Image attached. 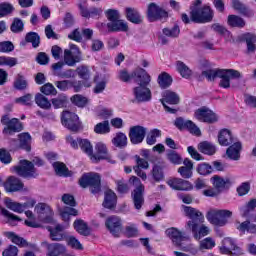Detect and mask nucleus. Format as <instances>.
Segmentation results:
<instances>
[{
	"label": "nucleus",
	"mask_w": 256,
	"mask_h": 256,
	"mask_svg": "<svg viewBox=\"0 0 256 256\" xmlns=\"http://www.w3.org/2000/svg\"><path fill=\"white\" fill-rule=\"evenodd\" d=\"M184 213L186 217H189V221L186 222L185 229L186 231H190L192 233L194 239L196 241H201L203 237H207L211 230L208 226H205V216L201 211L191 207L184 206Z\"/></svg>",
	"instance_id": "f257e3e1"
},
{
	"label": "nucleus",
	"mask_w": 256,
	"mask_h": 256,
	"mask_svg": "<svg viewBox=\"0 0 256 256\" xmlns=\"http://www.w3.org/2000/svg\"><path fill=\"white\" fill-rule=\"evenodd\" d=\"M202 76L208 81L220 79L219 87L229 89L231 87V79H241V72L235 69H210L202 72Z\"/></svg>",
	"instance_id": "f03ea898"
},
{
	"label": "nucleus",
	"mask_w": 256,
	"mask_h": 256,
	"mask_svg": "<svg viewBox=\"0 0 256 256\" xmlns=\"http://www.w3.org/2000/svg\"><path fill=\"white\" fill-rule=\"evenodd\" d=\"M35 165L37 167H43L45 162L39 157H34L32 162L29 160H20L19 165L12 167L11 171L24 179H35V177L39 176Z\"/></svg>",
	"instance_id": "7ed1b4c3"
},
{
	"label": "nucleus",
	"mask_w": 256,
	"mask_h": 256,
	"mask_svg": "<svg viewBox=\"0 0 256 256\" xmlns=\"http://www.w3.org/2000/svg\"><path fill=\"white\" fill-rule=\"evenodd\" d=\"M190 15L193 23H211L213 21V11L211 7L205 5L201 7V0L194 1L190 7Z\"/></svg>",
	"instance_id": "20e7f679"
},
{
	"label": "nucleus",
	"mask_w": 256,
	"mask_h": 256,
	"mask_svg": "<svg viewBox=\"0 0 256 256\" xmlns=\"http://www.w3.org/2000/svg\"><path fill=\"white\" fill-rule=\"evenodd\" d=\"M233 216V212L230 210H217L212 209L207 212L206 219L211 223V225H215L216 227H225L227 223H229V218Z\"/></svg>",
	"instance_id": "39448f33"
},
{
	"label": "nucleus",
	"mask_w": 256,
	"mask_h": 256,
	"mask_svg": "<svg viewBox=\"0 0 256 256\" xmlns=\"http://www.w3.org/2000/svg\"><path fill=\"white\" fill-rule=\"evenodd\" d=\"M79 185L83 189L90 187L91 193L97 195L101 191V175L95 172L84 174L79 180Z\"/></svg>",
	"instance_id": "423d86ee"
},
{
	"label": "nucleus",
	"mask_w": 256,
	"mask_h": 256,
	"mask_svg": "<svg viewBox=\"0 0 256 256\" xmlns=\"http://www.w3.org/2000/svg\"><path fill=\"white\" fill-rule=\"evenodd\" d=\"M1 123L4 125L2 133L4 135H13L14 133H19L23 129V123L17 118H10L9 115H4L1 118Z\"/></svg>",
	"instance_id": "0eeeda50"
},
{
	"label": "nucleus",
	"mask_w": 256,
	"mask_h": 256,
	"mask_svg": "<svg viewBox=\"0 0 256 256\" xmlns=\"http://www.w3.org/2000/svg\"><path fill=\"white\" fill-rule=\"evenodd\" d=\"M130 183L134 185H138L137 188L132 193V199L134 203L135 209H141L143 207V203H145V199L143 198V192L145 191V186L141 184V180L137 178V176H132L129 179Z\"/></svg>",
	"instance_id": "6e6552de"
},
{
	"label": "nucleus",
	"mask_w": 256,
	"mask_h": 256,
	"mask_svg": "<svg viewBox=\"0 0 256 256\" xmlns=\"http://www.w3.org/2000/svg\"><path fill=\"white\" fill-rule=\"evenodd\" d=\"M61 122L69 131L77 132L81 129V122H79V116L70 111H63L61 116Z\"/></svg>",
	"instance_id": "1a4fd4ad"
},
{
	"label": "nucleus",
	"mask_w": 256,
	"mask_h": 256,
	"mask_svg": "<svg viewBox=\"0 0 256 256\" xmlns=\"http://www.w3.org/2000/svg\"><path fill=\"white\" fill-rule=\"evenodd\" d=\"M95 151H96V154H93L91 157L92 163H99V161L104 160V161H108V163L115 164V160H113V156L109 154L107 145H105L103 142L96 143Z\"/></svg>",
	"instance_id": "9d476101"
},
{
	"label": "nucleus",
	"mask_w": 256,
	"mask_h": 256,
	"mask_svg": "<svg viewBox=\"0 0 256 256\" xmlns=\"http://www.w3.org/2000/svg\"><path fill=\"white\" fill-rule=\"evenodd\" d=\"M179 95L173 91L166 90L162 93V99H160V102L162 103L165 111L167 113L175 114L177 113V110L175 108H171L168 105H179Z\"/></svg>",
	"instance_id": "9b49d317"
},
{
	"label": "nucleus",
	"mask_w": 256,
	"mask_h": 256,
	"mask_svg": "<svg viewBox=\"0 0 256 256\" xmlns=\"http://www.w3.org/2000/svg\"><path fill=\"white\" fill-rule=\"evenodd\" d=\"M148 20L153 23L155 21H163L169 17V13L157 5L156 3H150L147 9Z\"/></svg>",
	"instance_id": "f8f14e48"
},
{
	"label": "nucleus",
	"mask_w": 256,
	"mask_h": 256,
	"mask_svg": "<svg viewBox=\"0 0 256 256\" xmlns=\"http://www.w3.org/2000/svg\"><path fill=\"white\" fill-rule=\"evenodd\" d=\"M81 61V50L75 44H70V49L64 50V63L68 67H75Z\"/></svg>",
	"instance_id": "ddd939ff"
},
{
	"label": "nucleus",
	"mask_w": 256,
	"mask_h": 256,
	"mask_svg": "<svg viewBox=\"0 0 256 256\" xmlns=\"http://www.w3.org/2000/svg\"><path fill=\"white\" fill-rule=\"evenodd\" d=\"M194 116L198 121H202V123L213 124L219 121V116L207 107H202L196 110Z\"/></svg>",
	"instance_id": "4468645a"
},
{
	"label": "nucleus",
	"mask_w": 256,
	"mask_h": 256,
	"mask_svg": "<svg viewBox=\"0 0 256 256\" xmlns=\"http://www.w3.org/2000/svg\"><path fill=\"white\" fill-rule=\"evenodd\" d=\"M145 135H147V128L143 126H132L129 130V139L132 145H139V143H143Z\"/></svg>",
	"instance_id": "2eb2a0df"
},
{
	"label": "nucleus",
	"mask_w": 256,
	"mask_h": 256,
	"mask_svg": "<svg viewBox=\"0 0 256 256\" xmlns=\"http://www.w3.org/2000/svg\"><path fill=\"white\" fill-rule=\"evenodd\" d=\"M35 211L38 215V219L43 223H51L53 221V210L51 206L45 203H38L35 206Z\"/></svg>",
	"instance_id": "dca6fc26"
},
{
	"label": "nucleus",
	"mask_w": 256,
	"mask_h": 256,
	"mask_svg": "<svg viewBox=\"0 0 256 256\" xmlns=\"http://www.w3.org/2000/svg\"><path fill=\"white\" fill-rule=\"evenodd\" d=\"M174 125L178 129H187L188 131H190V133H192V135H196V137H199V135H201V129H199V127H197V125H195V123H193V121L191 120H185L179 117L176 118Z\"/></svg>",
	"instance_id": "f3484780"
},
{
	"label": "nucleus",
	"mask_w": 256,
	"mask_h": 256,
	"mask_svg": "<svg viewBox=\"0 0 256 256\" xmlns=\"http://www.w3.org/2000/svg\"><path fill=\"white\" fill-rule=\"evenodd\" d=\"M133 95L138 103H146L151 101V89L147 85H139L133 89Z\"/></svg>",
	"instance_id": "a211bd4d"
},
{
	"label": "nucleus",
	"mask_w": 256,
	"mask_h": 256,
	"mask_svg": "<svg viewBox=\"0 0 256 256\" xmlns=\"http://www.w3.org/2000/svg\"><path fill=\"white\" fill-rule=\"evenodd\" d=\"M105 225L114 237L121 234V218L119 216H110L106 219Z\"/></svg>",
	"instance_id": "6ab92c4d"
},
{
	"label": "nucleus",
	"mask_w": 256,
	"mask_h": 256,
	"mask_svg": "<svg viewBox=\"0 0 256 256\" xmlns=\"http://www.w3.org/2000/svg\"><path fill=\"white\" fill-rule=\"evenodd\" d=\"M80 15L86 19H97L103 14L102 8L92 7L87 8V4H79Z\"/></svg>",
	"instance_id": "aec40b11"
},
{
	"label": "nucleus",
	"mask_w": 256,
	"mask_h": 256,
	"mask_svg": "<svg viewBox=\"0 0 256 256\" xmlns=\"http://www.w3.org/2000/svg\"><path fill=\"white\" fill-rule=\"evenodd\" d=\"M165 235L169 237L175 247H181L183 241H185L183 232L178 230L176 227L166 229Z\"/></svg>",
	"instance_id": "412c9836"
},
{
	"label": "nucleus",
	"mask_w": 256,
	"mask_h": 256,
	"mask_svg": "<svg viewBox=\"0 0 256 256\" xmlns=\"http://www.w3.org/2000/svg\"><path fill=\"white\" fill-rule=\"evenodd\" d=\"M132 77L135 83L139 85H149L151 83V76L143 68H136L132 71Z\"/></svg>",
	"instance_id": "4be33fe9"
},
{
	"label": "nucleus",
	"mask_w": 256,
	"mask_h": 256,
	"mask_svg": "<svg viewBox=\"0 0 256 256\" xmlns=\"http://www.w3.org/2000/svg\"><path fill=\"white\" fill-rule=\"evenodd\" d=\"M168 185L171 189H175L176 191H191V189H193V186H191L189 181L181 178L169 180Z\"/></svg>",
	"instance_id": "5701e85b"
},
{
	"label": "nucleus",
	"mask_w": 256,
	"mask_h": 256,
	"mask_svg": "<svg viewBox=\"0 0 256 256\" xmlns=\"http://www.w3.org/2000/svg\"><path fill=\"white\" fill-rule=\"evenodd\" d=\"M126 19L130 21V23H134V25H141L143 23V17L137 8L126 7L125 8Z\"/></svg>",
	"instance_id": "b1692460"
},
{
	"label": "nucleus",
	"mask_w": 256,
	"mask_h": 256,
	"mask_svg": "<svg viewBox=\"0 0 256 256\" xmlns=\"http://www.w3.org/2000/svg\"><path fill=\"white\" fill-rule=\"evenodd\" d=\"M4 235L7 239H10L12 243L18 245V247H31V249H35L37 247L35 244H29L27 240L18 236L15 232H5Z\"/></svg>",
	"instance_id": "393cba45"
},
{
	"label": "nucleus",
	"mask_w": 256,
	"mask_h": 256,
	"mask_svg": "<svg viewBox=\"0 0 256 256\" xmlns=\"http://www.w3.org/2000/svg\"><path fill=\"white\" fill-rule=\"evenodd\" d=\"M42 247L48 249V256H59L65 253V246L59 243L42 242Z\"/></svg>",
	"instance_id": "a878e982"
},
{
	"label": "nucleus",
	"mask_w": 256,
	"mask_h": 256,
	"mask_svg": "<svg viewBox=\"0 0 256 256\" xmlns=\"http://www.w3.org/2000/svg\"><path fill=\"white\" fill-rule=\"evenodd\" d=\"M4 187L6 191H8L9 193H15L23 189V182H21L19 178L11 176L7 179L6 183L4 184Z\"/></svg>",
	"instance_id": "bb28decb"
},
{
	"label": "nucleus",
	"mask_w": 256,
	"mask_h": 256,
	"mask_svg": "<svg viewBox=\"0 0 256 256\" xmlns=\"http://www.w3.org/2000/svg\"><path fill=\"white\" fill-rule=\"evenodd\" d=\"M102 205L105 209H115V206L117 205V194H115L113 190H106Z\"/></svg>",
	"instance_id": "cd10ccee"
},
{
	"label": "nucleus",
	"mask_w": 256,
	"mask_h": 256,
	"mask_svg": "<svg viewBox=\"0 0 256 256\" xmlns=\"http://www.w3.org/2000/svg\"><path fill=\"white\" fill-rule=\"evenodd\" d=\"M107 27L109 31H114V32H127L129 31V26L127 25V22L121 19L114 20L113 22H109L107 24Z\"/></svg>",
	"instance_id": "c85d7f7f"
},
{
	"label": "nucleus",
	"mask_w": 256,
	"mask_h": 256,
	"mask_svg": "<svg viewBox=\"0 0 256 256\" xmlns=\"http://www.w3.org/2000/svg\"><path fill=\"white\" fill-rule=\"evenodd\" d=\"M73 227L79 235H83L84 237H89L91 235V228L81 219L75 220L73 223Z\"/></svg>",
	"instance_id": "c756f323"
},
{
	"label": "nucleus",
	"mask_w": 256,
	"mask_h": 256,
	"mask_svg": "<svg viewBox=\"0 0 256 256\" xmlns=\"http://www.w3.org/2000/svg\"><path fill=\"white\" fill-rule=\"evenodd\" d=\"M50 233V239L52 241H61L63 239V231L65 227L61 224H57L54 228L48 227L47 228Z\"/></svg>",
	"instance_id": "7c9ffc66"
},
{
	"label": "nucleus",
	"mask_w": 256,
	"mask_h": 256,
	"mask_svg": "<svg viewBox=\"0 0 256 256\" xmlns=\"http://www.w3.org/2000/svg\"><path fill=\"white\" fill-rule=\"evenodd\" d=\"M218 141L224 147L231 145V143H233V135H231V131L227 129L221 130L218 135Z\"/></svg>",
	"instance_id": "2f4dec72"
},
{
	"label": "nucleus",
	"mask_w": 256,
	"mask_h": 256,
	"mask_svg": "<svg viewBox=\"0 0 256 256\" xmlns=\"http://www.w3.org/2000/svg\"><path fill=\"white\" fill-rule=\"evenodd\" d=\"M198 150L204 155H215V153L217 152V148L213 145V143L208 141L199 143Z\"/></svg>",
	"instance_id": "473e14b6"
},
{
	"label": "nucleus",
	"mask_w": 256,
	"mask_h": 256,
	"mask_svg": "<svg viewBox=\"0 0 256 256\" xmlns=\"http://www.w3.org/2000/svg\"><path fill=\"white\" fill-rule=\"evenodd\" d=\"M240 153H241L240 142L234 143L226 151V155L229 157V159H233L234 161H239Z\"/></svg>",
	"instance_id": "72a5a7b5"
},
{
	"label": "nucleus",
	"mask_w": 256,
	"mask_h": 256,
	"mask_svg": "<svg viewBox=\"0 0 256 256\" xmlns=\"http://www.w3.org/2000/svg\"><path fill=\"white\" fill-rule=\"evenodd\" d=\"M223 244L232 251V256H239L243 255V250L239 246H237V243H235V240L233 238H225L223 240Z\"/></svg>",
	"instance_id": "f704fd0d"
},
{
	"label": "nucleus",
	"mask_w": 256,
	"mask_h": 256,
	"mask_svg": "<svg viewBox=\"0 0 256 256\" xmlns=\"http://www.w3.org/2000/svg\"><path fill=\"white\" fill-rule=\"evenodd\" d=\"M212 185H214L217 191H223L225 189V185L231 184V180L229 178H221L220 176H214L211 178Z\"/></svg>",
	"instance_id": "c9c22d12"
},
{
	"label": "nucleus",
	"mask_w": 256,
	"mask_h": 256,
	"mask_svg": "<svg viewBox=\"0 0 256 256\" xmlns=\"http://www.w3.org/2000/svg\"><path fill=\"white\" fill-rule=\"evenodd\" d=\"M242 39L246 41L248 53H255L256 35L251 33H246L242 35Z\"/></svg>",
	"instance_id": "e433bc0d"
},
{
	"label": "nucleus",
	"mask_w": 256,
	"mask_h": 256,
	"mask_svg": "<svg viewBox=\"0 0 256 256\" xmlns=\"http://www.w3.org/2000/svg\"><path fill=\"white\" fill-rule=\"evenodd\" d=\"M227 23L229 27H236L238 29L245 27V20L237 15H229Z\"/></svg>",
	"instance_id": "4c0bfd02"
},
{
	"label": "nucleus",
	"mask_w": 256,
	"mask_h": 256,
	"mask_svg": "<svg viewBox=\"0 0 256 256\" xmlns=\"http://www.w3.org/2000/svg\"><path fill=\"white\" fill-rule=\"evenodd\" d=\"M35 103L40 107V109H50L51 108V102L49 101V98L45 97V95L41 93H37L35 96Z\"/></svg>",
	"instance_id": "58836bf2"
},
{
	"label": "nucleus",
	"mask_w": 256,
	"mask_h": 256,
	"mask_svg": "<svg viewBox=\"0 0 256 256\" xmlns=\"http://www.w3.org/2000/svg\"><path fill=\"white\" fill-rule=\"evenodd\" d=\"M21 149L31 151V135L29 133H21L18 135Z\"/></svg>",
	"instance_id": "ea45409f"
},
{
	"label": "nucleus",
	"mask_w": 256,
	"mask_h": 256,
	"mask_svg": "<svg viewBox=\"0 0 256 256\" xmlns=\"http://www.w3.org/2000/svg\"><path fill=\"white\" fill-rule=\"evenodd\" d=\"M176 69L178 73H180L181 77H183L184 79H189V77L193 75V72L191 71V69L188 68V66L181 61L176 62Z\"/></svg>",
	"instance_id": "a19ab883"
},
{
	"label": "nucleus",
	"mask_w": 256,
	"mask_h": 256,
	"mask_svg": "<svg viewBox=\"0 0 256 256\" xmlns=\"http://www.w3.org/2000/svg\"><path fill=\"white\" fill-rule=\"evenodd\" d=\"M112 143L114 147H119L120 149H122V147H127V135L123 132L117 133L112 139Z\"/></svg>",
	"instance_id": "79ce46f5"
},
{
	"label": "nucleus",
	"mask_w": 256,
	"mask_h": 256,
	"mask_svg": "<svg viewBox=\"0 0 256 256\" xmlns=\"http://www.w3.org/2000/svg\"><path fill=\"white\" fill-rule=\"evenodd\" d=\"M111 131V128L109 126V121L105 120L103 122H100L94 126V133L97 135H107Z\"/></svg>",
	"instance_id": "37998d69"
},
{
	"label": "nucleus",
	"mask_w": 256,
	"mask_h": 256,
	"mask_svg": "<svg viewBox=\"0 0 256 256\" xmlns=\"http://www.w3.org/2000/svg\"><path fill=\"white\" fill-rule=\"evenodd\" d=\"M55 172L59 175V177H70L71 172H69V169L64 163L61 162H55L53 164Z\"/></svg>",
	"instance_id": "c03bdc74"
},
{
	"label": "nucleus",
	"mask_w": 256,
	"mask_h": 256,
	"mask_svg": "<svg viewBox=\"0 0 256 256\" xmlns=\"http://www.w3.org/2000/svg\"><path fill=\"white\" fill-rule=\"evenodd\" d=\"M79 147L91 160V157H93V145H91V142L88 139H82L79 141Z\"/></svg>",
	"instance_id": "a18cd8bd"
},
{
	"label": "nucleus",
	"mask_w": 256,
	"mask_h": 256,
	"mask_svg": "<svg viewBox=\"0 0 256 256\" xmlns=\"http://www.w3.org/2000/svg\"><path fill=\"white\" fill-rule=\"evenodd\" d=\"M25 41L26 43H31L32 47H34V49H37V47H39L41 43V37H39V34H37V32H29L26 34Z\"/></svg>",
	"instance_id": "49530a36"
},
{
	"label": "nucleus",
	"mask_w": 256,
	"mask_h": 256,
	"mask_svg": "<svg viewBox=\"0 0 256 256\" xmlns=\"http://www.w3.org/2000/svg\"><path fill=\"white\" fill-rule=\"evenodd\" d=\"M158 83L161 89H167L173 83V78L167 72H164L158 76Z\"/></svg>",
	"instance_id": "de8ad7c7"
},
{
	"label": "nucleus",
	"mask_w": 256,
	"mask_h": 256,
	"mask_svg": "<svg viewBox=\"0 0 256 256\" xmlns=\"http://www.w3.org/2000/svg\"><path fill=\"white\" fill-rule=\"evenodd\" d=\"M5 206L10 211H14V213H23V206L19 202H13L10 198L5 199Z\"/></svg>",
	"instance_id": "09e8293b"
},
{
	"label": "nucleus",
	"mask_w": 256,
	"mask_h": 256,
	"mask_svg": "<svg viewBox=\"0 0 256 256\" xmlns=\"http://www.w3.org/2000/svg\"><path fill=\"white\" fill-rule=\"evenodd\" d=\"M60 215L63 221H69V219H71V215L73 217H77L79 215V212L75 208L66 207L60 211Z\"/></svg>",
	"instance_id": "8fccbe9b"
},
{
	"label": "nucleus",
	"mask_w": 256,
	"mask_h": 256,
	"mask_svg": "<svg viewBox=\"0 0 256 256\" xmlns=\"http://www.w3.org/2000/svg\"><path fill=\"white\" fill-rule=\"evenodd\" d=\"M15 11V7L12 6L9 2L0 3V18L7 17Z\"/></svg>",
	"instance_id": "3c124183"
},
{
	"label": "nucleus",
	"mask_w": 256,
	"mask_h": 256,
	"mask_svg": "<svg viewBox=\"0 0 256 256\" xmlns=\"http://www.w3.org/2000/svg\"><path fill=\"white\" fill-rule=\"evenodd\" d=\"M51 101L54 109H63V107H67V96L60 95L53 98Z\"/></svg>",
	"instance_id": "603ef678"
},
{
	"label": "nucleus",
	"mask_w": 256,
	"mask_h": 256,
	"mask_svg": "<svg viewBox=\"0 0 256 256\" xmlns=\"http://www.w3.org/2000/svg\"><path fill=\"white\" fill-rule=\"evenodd\" d=\"M196 171L199 173V175H203L205 177L213 173V167L207 163H200L198 164Z\"/></svg>",
	"instance_id": "864d4df0"
},
{
	"label": "nucleus",
	"mask_w": 256,
	"mask_h": 256,
	"mask_svg": "<svg viewBox=\"0 0 256 256\" xmlns=\"http://www.w3.org/2000/svg\"><path fill=\"white\" fill-rule=\"evenodd\" d=\"M157 137H161V130L153 129L146 137L147 145H155L157 143Z\"/></svg>",
	"instance_id": "5fc2aeb1"
},
{
	"label": "nucleus",
	"mask_w": 256,
	"mask_h": 256,
	"mask_svg": "<svg viewBox=\"0 0 256 256\" xmlns=\"http://www.w3.org/2000/svg\"><path fill=\"white\" fill-rule=\"evenodd\" d=\"M167 159L170 161V163H173V165H181V163H183L181 155H179V153L175 152L174 150H170L167 153Z\"/></svg>",
	"instance_id": "6e6d98bb"
},
{
	"label": "nucleus",
	"mask_w": 256,
	"mask_h": 256,
	"mask_svg": "<svg viewBox=\"0 0 256 256\" xmlns=\"http://www.w3.org/2000/svg\"><path fill=\"white\" fill-rule=\"evenodd\" d=\"M179 33H181V29L179 28V25H174L172 28L163 29V34L166 37H172L173 39L179 37Z\"/></svg>",
	"instance_id": "4d7b16f0"
},
{
	"label": "nucleus",
	"mask_w": 256,
	"mask_h": 256,
	"mask_svg": "<svg viewBox=\"0 0 256 256\" xmlns=\"http://www.w3.org/2000/svg\"><path fill=\"white\" fill-rule=\"evenodd\" d=\"M17 63L18 60L15 57L0 56V66L15 67Z\"/></svg>",
	"instance_id": "13d9d810"
},
{
	"label": "nucleus",
	"mask_w": 256,
	"mask_h": 256,
	"mask_svg": "<svg viewBox=\"0 0 256 256\" xmlns=\"http://www.w3.org/2000/svg\"><path fill=\"white\" fill-rule=\"evenodd\" d=\"M255 208H256V199H252L247 203V205L242 206L240 208V213L242 217H247V215H249V211H253V209Z\"/></svg>",
	"instance_id": "bf43d9fd"
},
{
	"label": "nucleus",
	"mask_w": 256,
	"mask_h": 256,
	"mask_svg": "<svg viewBox=\"0 0 256 256\" xmlns=\"http://www.w3.org/2000/svg\"><path fill=\"white\" fill-rule=\"evenodd\" d=\"M25 27V24L23 23V20L19 19V18H14L10 29L12 31V33H21V31H23Z\"/></svg>",
	"instance_id": "052dcab7"
},
{
	"label": "nucleus",
	"mask_w": 256,
	"mask_h": 256,
	"mask_svg": "<svg viewBox=\"0 0 256 256\" xmlns=\"http://www.w3.org/2000/svg\"><path fill=\"white\" fill-rule=\"evenodd\" d=\"M0 211H1V215H3V217H7L8 219V223L10 225H13V222L15 221H21V218H19L17 215L9 212V210L3 208V207H0Z\"/></svg>",
	"instance_id": "680f3d73"
},
{
	"label": "nucleus",
	"mask_w": 256,
	"mask_h": 256,
	"mask_svg": "<svg viewBox=\"0 0 256 256\" xmlns=\"http://www.w3.org/2000/svg\"><path fill=\"white\" fill-rule=\"evenodd\" d=\"M40 91L43 93V95H57V89L51 83H46L41 86Z\"/></svg>",
	"instance_id": "e2e57ef3"
},
{
	"label": "nucleus",
	"mask_w": 256,
	"mask_h": 256,
	"mask_svg": "<svg viewBox=\"0 0 256 256\" xmlns=\"http://www.w3.org/2000/svg\"><path fill=\"white\" fill-rule=\"evenodd\" d=\"M216 243L215 240L211 237H207L200 241V250L203 251V249L211 250L213 247H215Z\"/></svg>",
	"instance_id": "0e129e2a"
},
{
	"label": "nucleus",
	"mask_w": 256,
	"mask_h": 256,
	"mask_svg": "<svg viewBox=\"0 0 256 256\" xmlns=\"http://www.w3.org/2000/svg\"><path fill=\"white\" fill-rule=\"evenodd\" d=\"M72 103L76 105L77 107H85L87 105L88 100L85 96H82L81 94H76L71 98Z\"/></svg>",
	"instance_id": "69168bd1"
},
{
	"label": "nucleus",
	"mask_w": 256,
	"mask_h": 256,
	"mask_svg": "<svg viewBox=\"0 0 256 256\" xmlns=\"http://www.w3.org/2000/svg\"><path fill=\"white\" fill-rule=\"evenodd\" d=\"M14 87L19 91H23V89H27V80H25V77L23 75L18 74L14 82Z\"/></svg>",
	"instance_id": "338daca9"
},
{
	"label": "nucleus",
	"mask_w": 256,
	"mask_h": 256,
	"mask_svg": "<svg viewBox=\"0 0 256 256\" xmlns=\"http://www.w3.org/2000/svg\"><path fill=\"white\" fill-rule=\"evenodd\" d=\"M76 73L80 79H84L85 81L89 80L91 77V73L89 72V68L87 66H79L76 69Z\"/></svg>",
	"instance_id": "774afa93"
}]
</instances>
